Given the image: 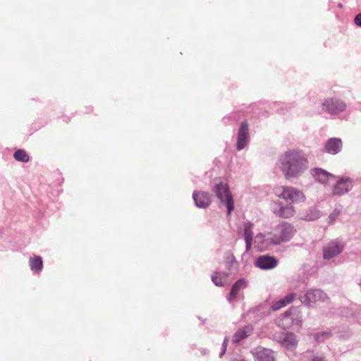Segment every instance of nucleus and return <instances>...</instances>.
<instances>
[{"label": "nucleus", "instance_id": "1", "mask_svg": "<svg viewBox=\"0 0 361 361\" xmlns=\"http://www.w3.org/2000/svg\"><path fill=\"white\" fill-rule=\"evenodd\" d=\"M277 165L284 177L290 180L301 176L307 170L309 161L302 150L292 149L279 156Z\"/></svg>", "mask_w": 361, "mask_h": 361}, {"label": "nucleus", "instance_id": "2", "mask_svg": "<svg viewBox=\"0 0 361 361\" xmlns=\"http://www.w3.org/2000/svg\"><path fill=\"white\" fill-rule=\"evenodd\" d=\"M213 191L219 202L226 206L227 214L230 215L233 210V199L228 184L221 180L216 182L213 186Z\"/></svg>", "mask_w": 361, "mask_h": 361}, {"label": "nucleus", "instance_id": "3", "mask_svg": "<svg viewBox=\"0 0 361 361\" xmlns=\"http://www.w3.org/2000/svg\"><path fill=\"white\" fill-rule=\"evenodd\" d=\"M346 108V103L336 97H328L322 102V110L331 116H338L344 112Z\"/></svg>", "mask_w": 361, "mask_h": 361}, {"label": "nucleus", "instance_id": "4", "mask_svg": "<svg viewBox=\"0 0 361 361\" xmlns=\"http://www.w3.org/2000/svg\"><path fill=\"white\" fill-rule=\"evenodd\" d=\"M279 245L288 242L295 235L296 228L289 222L283 221L272 228Z\"/></svg>", "mask_w": 361, "mask_h": 361}, {"label": "nucleus", "instance_id": "5", "mask_svg": "<svg viewBox=\"0 0 361 361\" xmlns=\"http://www.w3.org/2000/svg\"><path fill=\"white\" fill-rule=\"evenodd\" d=\"M255 247L259 250L264 251L279 245L273 230L265 231L256 235L254 239Z\"/></svg>", "mask_w": 361, "mask_h": 361}, {"label": "nucleus", "instance_id": "6", "mask_svg": "<svg viewBox=\"0 0 361 361\" xmlns=\"http://www.w3.org/2000/svg\"><path fill=\"white\" fill-rule=\"evenodd\" d=\"M279 190L281 192L279 193L276 192V196L286 201H290L292 204L304 202L306 200L303 192L294 187L281 186Z\"/></svg>", "mask_w": 361, "mask_h": 361}, {"label": "nucleus", "instance_id": "7", "mask_svg": "<svg viewBox=\"0 0 361 361\" xmlns=\"http://www.w3.org/2000/svg\"><path fill=\"white\" fill-rule=\"evenodd\" d=\"M299 298L302 303L307 306H312L318 302H325L328 300V296L320 288H312L306 290L304 294L300 295Z\"/></svg>", "mask_w": 361, "mask_h": 361}, {"label": "nucleus", "instance_id": "8", "mask_svg": "<svg viewBox=\"0 0 361 361\" xmlns=\"http://www.w3.org/2000/svg\"><path fill=\"white\" fill-rule=\"evenodd\" d=\"M271 209L276 216L283 219H290L295 214V207L291 203L284 204L280 200L271 202Z\"/></svg>", "mask_w": 361, "mask_h": 361}, {"label": "nucleus", "instance_id": "9", "mask_svg": "<svg viewBox=\"0 0 361 361\" xmlns=\"http://www.w3.org/2000/svg\"><path fill=\"white\" fill-rule=\"evenodd\" d=\"M344 249V243L341 240H332L323 247V258L330 260L338 256Z\"/></svg>", "mask_w": 361, "mask_h": 361}, {"label": "nucleus", "instance_id": "10", "mask_svg": "<svg viewBox=\"0 0 361 361\" xmlns=\"http://www.w3.org/2000/svg\"><path fill=\"white\" fill-rule=\"evenodd\" d=\"M279 262L276 257L266 254L256 258L255 266L261 270H271L276 268Z\"/></svg>", "mask_w": 361, "mask_h": 361}, {"label": "nucleus", "instance_id": "11", "mask_svg": "<svg viewBox=\"0 0 361 361\" xmlns=\"http://www.w3.org/2000/svg\"><path fill=\"white\" fill-rule=\"evenodd\" d=\"M250 133L249 127L247 121H243L240 124L237 133L236 149L238 151L243 150L249 143Z\"/></svg>", "mask_w": 361, "mask_h": 361}, {"label": "nucleus", "instance_id": "12", "mask_svg": "<svg viewBox=\"0 0 361 361\" xmlns=\"http://www.w3.org/2000/svg\"><path fill=\"white\" fill-rule=\"evenodd\" d=\"M353 185V179L349 177H343L337 180L333 188L332 192L334 195L341 196L348 193Z\"/></svg>", "mask_w": 361, "mask_h": 361}, {"label": "nucleus", "instance_id": "13", "mask_svg": "<svg viewBox=\"0 0 361 361\" xmlns=\"http://www.w3.org/2000/svg\"><path fill=\"white\" fill-rule=\"evenodd\" d=\"M212 195L207 192L195 190L192 193V199L197 207L205 209L212 202Z\"/></svg>", "mask_w": 361, "mask_h": 361}, {"label": "nucleus", "instance_id": "14", "mask_svg": "<svg viewBox=\"0 0 361 361\" xmlns=\"http://www.w3.org/2000/svg\"><path fill=\"white\" fill-rule=\"evenodd\" d=\"M291 310L286 311L278 321V325L282 329H287L290 325L293 324L298 327H301L302 322L299 317H292Z\"/></svg>", "mask_w": 361, "mask_h": 361}, {"label": "nucleus", "instance_id": "15", "mask_svg": "<svg viewBox=\"0 0 361 361\" xmlns=\"http://www.w3.org/2000/svg\"><path fill=\"white\" fill-rule=\"evenodd\" d=\"M343 141L340 137H331L324 145V152L331 155H336L341 152Z\"/></svg>", "mask_w": 361, "mask_h": 361}, {"label": "nucleus", "instance_id": "16", "mask_svg": "<svg viewBox=\"0 0 361 361\" xmlns=\"http://www.w3.org/2000/svg\"><path fill=\"white\" fill-rule=\"evenodd\" d=\"M279 343L287 350L293 351L296 349L298 340L295 334L287 332L283 334Z\"/></svg>", "mask_w": 361, "mask_h": 361}, {"label": "nucleus", "instance_id": "17", "mask_svg": "<svg viewBox=\"0 0 361 361\" xmlns=\"http://www.w3.org/2000/svg\"><path fill=\"white\" fill-rule=\"evenodd\" d=\"M255 361H275L274 352L262 347L255 349L253 353Z\"/></svg>", "mask_w": 361, "mask_h": 361}, {"label": "nucleus", "instance_id": "18", "mask_svg": "<svg viewBox=\"0 0 361 361\" xmlns=\"http://www.w3.org/2000/svg\"><path fill=\"white\" fill-rule=\"evenodd\" d=\"M247 286V281L245 279H238L231 287V291L227 296L228 302L232 303L239 295L241 290L245 289Z\"/></svg>", "mask_w": 361, "mask_h": 361}, {"label": "nucleus", "instance_id": "19", "mask_svg": "<svg viewBox=\"0 0 361 361\" xmlns=\"http://www.w3.org/2000/svg\"><path fill=\"white\" fill-rule=\"evenodd\" d=\"M212 281L216 286L223 287L228 285L231 282L232 279L229 273L215 271L212 275Z\"/></svg>", "mask_w": 361, "mask_h": 361}, {"label": "nucleus", "instance_id": "20", "mask_svg": "<svg viewBox=\"0 0 361 361\" xmlns=\"http://www.w3.org/2000/svg\"><path fill=\"white\" fill-rule=\"evenodd\" d=\"M320 211L315 206H312L302 210L300 213V219L306 221H313L320 218Z\"/></svg>", "mask_w": 361, "mask_h": 361}, {"label": "nucleus", "instance_id": "21", "mask_svg": "<svg viewBox=\"0 0 361 361\" xmlns=\"http://www.w3.org/2000/svg\"><path fill=\"white\" fill-rule=\"evenodd\" d=\"M310 173L317 181L322 184L326 183L330 178H334V175L321 168H314Z\"/></svg>", "mask_w": 361, "mask_h": 361}, {"label": "nucleus", "instance_id": "22", "mask_svg": "<svg viewBox=\"0 0 361 361\" xmlns=\"http://www.w3.org/2000/svg\"><path fill=\"white\" fill-rule=\"evenodd\" d=\"M295 297L296 294L294 293L287 294L283 298L274 302L271 305V310L275 312L287 306L293 302V300L295 299Z\"/></svg>", "mask_w": 361, "mask_h": 361}, {"label": "nucleus", "instance_id": "23", "mask_svg": "<svg viewBox=\"0 0 361 361\" xmlns=\"http://www.w3.org/2000/svg\"><path fill=\"white\" fill-rule=\"evenodd\" d=\"M29 265L33 273L39 274L43 268V260L40 256L32 255L30 257Z\"/></svg>", "mask_w": 361, "mask_h": 361}, {"label": "nucleus", "instance_id": "24", "mask_svg": "<svg viewBox=\"0 0 361 361\" xmlns=\"http://www.w3.org/2000/svg\"><path fill=\"white\" fill-rule=\"evenodd\" d=\"M244 238L245 241V249L248 252L252 247L253 241L252 224H248L245 225L244 228Z\"/></svg>", "mask_w": 361, "mask_h": 361}, {"label": "nucleus", "instance_id": "25", "mask_svg": "<svg viewBox=\"0 0 361 361\" xmlns=\"http://www.w3.org/2000/svg\"><path fill=\"white\" fill-rule=\"evenodd\" d=\"M252 330V329L250 326H247L239 329L233 335V342L235 343H239L244 338H247L250 334Z\"/></svg>", "mask_w": 361, "mask_h": 361}, {"label": "nucleus", "instance_id": "26", "mask_svg": "<svg viewBox=\"0 0 361 361\" xmlns=\"http://www.w3.org/2000/svg\"><path fill=\"white\" fill-rule=\"evenodd\" d=\"M225 264L228 270L238 267V261L234 255L230 251L225 254Z\"/></svg>", "mask_w": 361, "mask_h": 361}, {"label": "nucleus", "instance_id": "27", "mask_svg": "<svg viewBox=\"0 0 361 361\" xmlns=\"http://www.w3.org/2000/svg\"><path fill=\"white\" fill-rule=\"evenodd\" d=\"M13 157L16 161L21 162H27L30 159L29 155L23 149H18L13 154Z\"/></svg>", "mask_w": 361, "mask_h": 361}, {"label": "nucleus", "instance_id": "28", "mask_svg": "<svg viewBox=\"0 0 361 361\" xmlns=\"http://www.w3.org/2000/svg\"><path fill=\"white\" fill-rule=\"evenodd\" d=\"M331 336L330 331H320L314 334V340L318 343H322Z\"/></svg>", "mask_w": 361, "mask_h": 361}, {"label": "nucleus", "instance_id": "29", "mask_svg": "<svg viewBox=\"0 0 361 361\" xmlns=\"http://www.w3.org/2000/svg\"><path fill=\"white\" fill-rule=\"evenodd\" d=\"M340 214H341V209H337V208L334 209L329 216V218H328L329 224H334Z\"/></svg>", "mask_w": 361, "mask_h": 361}, {"label": "nucleus", "instance_id": "30", "mask_svg": "<svg viewBox=\"0 0 361 361\" xmlns=\"http://www.w3.org/2000/svg\"><path fill=\"white\" fill-rule=\"evenodd\" d=\"M228 341H229V337L227 336H225L224 341L222 343V345H221V350L219 353V357H222L224 356V355L226 353Z\"/></svg>", "mask_w": 361, "mask_h": 361}, {"label": "nucleus", "instance_id": "31", "mask_svg": "<svg viewBox=\"0 0 361 361\" xmlns=\"http://www.w3.org/2000/svg\"><path fill=\"white\" fill-rule=\"evenodd\" d=\"M354 23L356 25L361 27V13L355 16Z\"/></svg>", "mask_w": 361, "mask_h": 361}, {"label": "nucleus", "instance_id": "32", "mask_svg": "<svg viewBox=\"0 0 361 361\" xmlns=\"http://www.w3.org/2000/svg\"><path fill=\"white\" fill-rule=\"evenodd\" d=\"M231 361H244L240 357H234L231 360Z\"/></svg>", "mask_w": 361, "mask_h": 361}]
</instances>
